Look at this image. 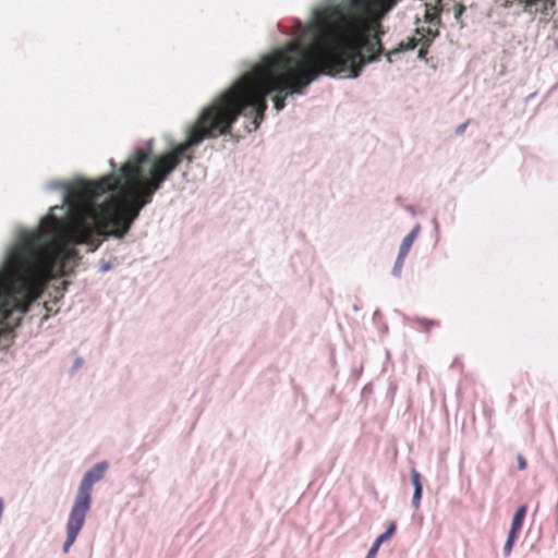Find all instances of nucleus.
<instances>
[{
  "label": "nucleus",
  "mask_w": 558,
  "mask_h": 558,
  "mask_svg": "<svg viewBox=\"0 0 558 558\" xmlns=\"http://www.w3.org/2000/svg\"><path fill=\"white\" fill-rule=\"evenodd\" d=\"M327 9L323 10L317 23L319 37L316 45L302 46L291 43L284 49L266 56L253 69L242 75L227 90L203 108L191 124L185 140L217 138L230 134L232 124L245 111L254 114L252 124L258 128L267 109L266 97H274V107L281 111L286 97L301 94L320 74L357 77L368 62L365 54L347 56L345 50L332 35L328 25Z\"/></svg>",
  "instance_id": "f257e3e1"
},
{
  "label": "nucleus",
  "mask_w": 558,
  "mask_h": 558,
  "mask_svg": "<svg viewBox=\"0 0 558 558\" xmlns=\"http://www.w3.org/2000/svg\"><path fill=\"white\" fill-rule=\"evenodd\" d=\"M154 142H146V147H134L129 157L120 165L111 158V172L96 180L80 179L70 186L65 181L52 180L47 183L48 191H63L71 196L84 194L100 198L112 194L117 206L107 216L108 236L123 240L141 216V211L153 202L154 195L187 159L193 161V154L203 142H169L162 153H155Z\"/></svg>",
  "instance_id": "f03ea898"
},
{
  "label": "nucleus",
  "mask_w": 558,
  "mask_h": 558,
  "mask_svg": "<svg viewBox=\"0 0 558 558\" xmlns=\"http://www.w3.org/2000/svg\"><path fill=\"white\" fill-rule=\"evenodd\" d=\"M400 0H351V10L342 7L327 8L328 25L332 35L343 46L347 56L365 54L369 63L377 59L384 48L380 40V20Z\"/></svg>",
  "instance_id": "7ed1b4c3"
},
{
  "label": "nucleus",
  "mask_w": 558,
  "mask_h": 558,
  "mask_svg": "<svg viewBox=\"0 0 558 558\" xmlns=\"http://www.w3.org/2000/svg\"><path fill=\"white\" fill-rule=\"evenodd\" d=\"M110 464L107 460L97 462L88 471H86L81 480L72 509L87 513L92 506L93 486L100 482Z\"/></svg>",
  "instance_id": "20e7f679"
},
{
  "label": "nucleus",
  "mask_w": 558,
  "mask_h": 558,
  "mask_svg": "<svg viewBox=\"0 0 558 558\" xmlns=\"http://www.w3.org/2000/svg\"><path fill=\"white\" fill-rule=\"evenodd\" d=\"M85 512L71 509L68 521H66V539L63 544L62 551L68 554L71 546L75 543L86 518Z\"/></svg>",
  "instance_id": "39448f33"
},
{
  "label": "nucleus",
  "mask_w": 558,
  "mask_h": 558,
  "mask_svg": "<svg viewBox=\"0 0 558 558\" xmlns=\"http://www.w3.org/2000/svg\"><path fill=\"white\" fill-rule=\"evenodd\" d=\"M71 238L74 245L89 246L90 252L97 251L102 243V240L98 238L97 231L87 226L77 227Z\"/></svg>",
  "instance_id": "423d86ee"
},
{
  "label": "nucleus",
  "mask_w": 558,
  "mask_h": 558,
  "mask_svg": "<svg viewBox=\"0 0 558 558\" xmlns=\"http://www.w3.org/2000/svg\"><path fill=\"white\" fill-rule=\"evenodd\" d=\"M75 196L69 195L68 192L62 194V204L54 205L50 208L49 213L40 218V226L47 227L51 225L52 227H60L63 225V220L57 215V213H63L65 207H71L73 198Z\"/></svg>",
  "instance_id": "0eeeda50"
},
{
  "label": "nucleus",
  "mask_w": 558,
  "mask_h": 558,
  "mask_svg": "<svg viewBox=\"0 0 558 558\" xmlns=\"http://www.w3.org/2000/svg\"><path fill=\"white\" fill-rule=\"evenodd\" d=\"M410 480L413 486V496L411 504L415 510H418L421 507V500L423 496V476L416 469L413 468L410 473Z\"/></svg>",
  "instance_id": "6e6552de"
},
{
  "label": "nucleus",
  "mask_w": 558,
  "mask_h": 558,
  "mask_svg": "<svg viewBox=\"0 0 558 558\" xmlns=\"http://www.w3.org/2000/svg\"><path fill=\"white\" fill-rule=\"evenodd\" d=\"M420 231H421V226L418 223H416L413 227V229L403 238L398 253L407 256L409 254L410 248L413 245L416 236L418 235Z\"/></svg>",
  "instance_id": "1a4fd4ad"
},
{
  "label": "nucleus",
  "mask_w": 558,
  "mask_h": 558,
  "mask_svg": "<svg viewBox=\"0 0 558 558\" xmlns=\"http://www.w3.org/2000/svg\"><path fill=\"white\" fill-rule=\"evenodd\" d=\"M330 7H342L343 11L345 12H349L351 10V0H348V2H341V3H338V4H327L325 7H322V8H315L314 11H313V19H314V28H315V32H316V35H315V39H314V44L313 45H316V41L319 37V27H318V23H317V17L319 15V13L327 9V8H330Z\"/></svg>",
  "instance_id": "9d476101"
},
{
  "label": "nucleus",
  "mask_w": 558,
  "mask_h": 558,
  "mask_svg": "<svg viewBox=\"0 0 558 558\" xmlns=\"http://www.w3.org/2000/svg\"><path fill=\"white\" fill-rule=\"evenodd\" d=\"M526 513H527V506L526 505L519 506L513 514L510 527L521 531L524 520H525V517H526Z\"/></svg>",
  "instance_id": "9b49d317"
},
{
  "label": "nucleus",
  "mask_w": 558,
  "mask_h": 558,
  "mask_svg": "<svg viewBox=\"0 0 558 558\" xmlns=\"http://www.w3.org/2000/svg\"><path fill=\"white\" fill-rule=\"evenodd\" d=\"M397 531V523L395 521H389L388 526L384 533L378 535L376 539L374 541L376 544L381 546L384 543L389 541Z\"/></svg>",
  "instance_id": "f8f14e48"
},
{
  "label": "nucleus",
  "mask_w": 558,
  "mask_h": 558,
  "mask_svg": "<svg viewBox=\"0 0 558 558\" xmlns=\"http://www.w3.org/2000/svg\"><path fill=\"white\" fill-rule=\"evenodd\" d=\"M405 257H407L405 255L398 253V256L395 260V265L391 270V275L393 277L399 278L401 276V271H402V267H403Z\"/></svg>",
  "instance_id": "ddd939ff"
},
{
  "label": "nucleus",
  "mask_w": 558,
  "mask_h": 558,
  "mask_svg": "<svg viewBox=\"0 0 558 558\" xmlns=\"http://www.w3.org/2000/svg\"><path fill=\"white\" fill-rule=\"evenodd\" d=\"M426 7H427V10H426L425 17H426V20L432 22L435 17H437L439 15L440 9L437 7V4L432 5L429 3H426Z\"/></svg>",
  "instance_id": "4468645a"
},
{
  "label": "nucleus",
  "mask_w": 558,
  "mask_h": 558,
  "mask_svg": "<svg viewBox=\"0 0 558 558\" xmlns=\"http://www.w3.org/2000/svg\"><path fill=\"white\" fill-rule=\"evenodd\" d=\"M417 322L424 327L425 331H429L430 327L433 326H439V323L436 320H430L425 317L417 318Z\"/></svg>",
  "instance_id": "2eb2a0df"
},
{
  "label": "nucleus",
  "mask_w": 558,
  "mask_h": 558,
  "mask_svg": "<svg viewBox=\"0 0 558 558\" xmlns=\"http://www.w3.org/2000/svg\"><path fill=\"white\" fill-rule=\"evenodd\" d=\"M84 364V360L83 357L81 356H77L74 362H73V365L71 366L70 368V373L71 374H74L78 368H81Z\"/></svg>",
  "instance_id": "dca6fc26"
},
{
  "label": "nucleus",
  "mask_w": 558,
  "mask_h": 558,
  "mask_svg": "<svg viewBox=\"0 0 558 558\" xmlns=\"http://www.w3.org/2000/svg\"><path fill=\"white\" fill-rule=\"evenodd\" d=\"M379 548H380V546L374 542L372 544L371 548L368 549L365 558H376V555H377Z\"/></svg>",
  "instance_id": "f3484780"
},
{
  "label": "nucleus",
  "mask_w": 558,
  "mask_h": 558,
  "mask_svg": "<svg viewBox=\"0 0 558 558\" xmlns=\"http://www.w3.org/2000/svg\"><path fill=\"white\" fill-rule=\"evenodd\" d=\"M513 545H514V543H513V542H511L510 539H506V543H505V545H504V549H502L504 555H505L506 557H508V556L511 554L512 548H513Z\"/></svg>",
  "instance_id": "a211bd4d"
},
{
  "label": "nucleus",
  "mask_w": 558,
  "mask_h": 558,
  "mask_svg": "<svg viewBox=\"0 0 558 558\" xmlns=\"http://www.w3.org/2000/svg\"><path fill=\"white\" fill-rule=\"evenodd\" d=\"M112 268H113L112 262H110V260L101 262V264L99 266V271L107 272V271H110Z\"/></svg>",
  "instance_id": "6ab92c4d"
},
{
  "label": "nucleus",
  "mask_w": 558,
  "mask_h": 558,
  "mask_svg": "<svg viewBox=\"0 0 558 558\" xmlns=\"http://www.w3.org/2000/svg\"><path fill=\"white\" fill-rule=\"evenodd\" d=\"M527 466L526 460L522 454H518V469L520 471L525 470Z\"/></svg>",
  "instance_id": "aec40b11"
},
{
  "label": "nucleus",
  "mask_w": 558,
  "mask_h": 558,
  "mask_svg": "<svg viewBox=\"0 0 558 558\" xmlns=\"http://www.w3.org/2000/svg\"><path fill=\"white\" fill-rule=\"evenodd\" d=\"M519 533H520V531L510 527V530L508 532L507 539H510L511 542L515 543V541L519 536Z\"/></svg>",
  "instance_id": "412c9836"
},
{
  "label": "nucleus",
  "mask_w": 558,
  "mask_h": 558,
  "mask_svg": "<svg viewBox=\"0 0 558 558\" xmlns=\"http://www.w3.org/2000/svg\"><path fill=\"white\" fill-rule=\"evenodd\" d=\"M520 2H524L526 5H533L537 3L539 0H519Z\"/></svg>",
  "instance_id": "4be33fe9"
},
{
  "label": "nucleus",
  "mask_w": 558,
  "mask_h": 558,
  "mask_svg": "<svg viewBox=\"0 0 558 558\" xmlns=\"http://www.w3.org/2000/svg\"><path fill=\"white\" fill-rule=\"evenodd\" d=\"M463 10H464V7L460 4L459 8L456 10V16H459L460 14H462Z\"/></svg>",
  "instance_id": "5701e85b"
},
{
  "label": "nucleus",
  "mask_w": 558,
  "mask_h": 558,
  "mask_svg": "<svg viewBox=\"0 0 558 558\" xmlns=\"http://www.w3.org/2000/svg\"><path fill=\"white\" fill-rule=\"evenodd\" d=\"M405 210H407V211H409V213H410V214H412V215H415L414 207H413V206H411V205H408V206L405 207Z\"/></svg>",
  "instance_id": "b1692460"
},
{
  "label": "nucleus",
  "mask_w": 558,
  "mask_h": 558,
  "mask_svg": "<svg viewBox=\"0 0 558 558\" xmlns=\"http://www.w3.org/2000/svg\"><path fill=\"white\" fill-rule=\"evenodd\" d=\"M380 317V312L377 310L373 314V320L376 322Z\"/></svg>",
  "instance_id": "393cba45"
},
{
  "label": "nucleus",
  "mask_w": 558,
  "mask_h": 558,
  "mask_svg": "<svg viewBox=\"0 0 558 558\" xmlns=\"http://www.w3.org/2000/svg\"><path fill=\"white\" fill-rule=\"evenodd\" d=\"M432 222H433V225H434V227H435V230H436V231H438V221H437V219H436V218H434V219L432 220Z\"/></svg>",
  "instance_id": "a878e982"
},
{
  "label": "nucleus",
  "mask_w": 558,
  "mask_h": 558,
  "mask_svg": "<svg viewBox=\"0 0 558 558\" xmlns=\"http://www.w3.org/2000/svg\"><path fill=\"white\" fill-rule=\"evenodd\" d=\"M400 201H401V197H400V196H398V197L396 198V202H397V203H400Z\"/></svg>",
  "instance_id": "bb28decb"
},
{
  "label": "nucleus",
  "mask_w": 558,
  "mask_h": 558,
  "mask_svg": "<svg viewBox=\"0 0 558 558\" xmlns=\"http://www.w3.org/2000/svg\"><path fill=\"white\" fill-rule=\"evenodd\" d=\"M353 308H354V311H359L360 310L357 305H354Z\"/></svg>",
  "instance_id": "cd10ccee"
}]
</instances>
